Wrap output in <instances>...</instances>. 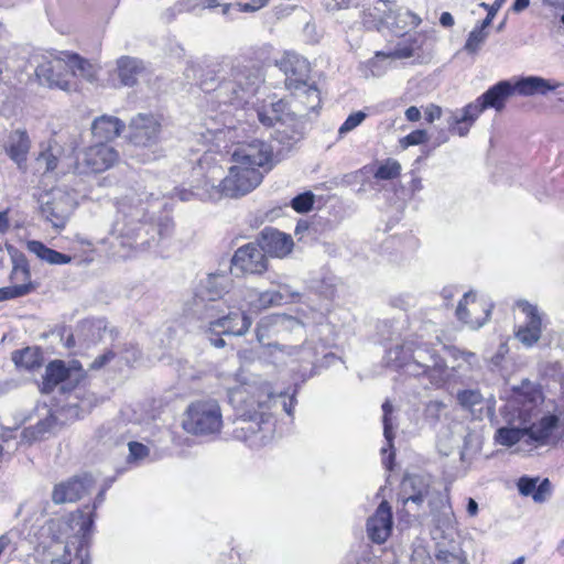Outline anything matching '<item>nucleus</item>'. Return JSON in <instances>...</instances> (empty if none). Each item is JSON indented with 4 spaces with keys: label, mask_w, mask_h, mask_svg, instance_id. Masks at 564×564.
<instances>
[{
    "label": "nucleus",
    "mask_w": 564,
    "mask_h": 564,
    "mask_svg": "<svg viewBox=\"0 0 564 564\" xmlns=\"http://www.w3.org/2000/svg\"><path fill=\"white\" fill-rule=\"evenodd\" d=\"M296 335L303 337L305 335L304 324L290 315L285 314H271L263 316L256 328L257 340L265 348L268 341L271 339H288V335Z\"/></svg>",
    "instance_id": "obj_12"
},
{
    "label": "nucleus",
    "mask_w": 564,
    "mask_h": 564,
    "mask_svg": "<svg viewBox=\"0 0 564 564\" xmlns=\"http://www.w3.org/2000/svg\"><path fill=\"white\" fill-rule=\"evenodd\" d=\"M355 0H323V4L327 11H339L352 6Z\"/></svg>",
    "instance_id": "obj_59"
},
{
    "label": "nucleus",
    "mask_w": 564,
    "mask_h": 564,
    "mask_svg": "<svg viewBox=\"0 0 564 564\" xmlns=\"http://www.w3.org/2000/svg\"><path fill=\"white\" fill-rule=\"evenodd\" d=\"M41 202V214L55 228H64L75 208L73 197L63 191H53Z\"/></svg>",
    "instance_id": "obj_14"
},
{
    "label": "nucleus",
    "mask_w": 564,
    "mask_h": 564,
    "mask_svg": "<svg viewBox=\"0 0 564 564\" xmlns=\"http://www.w3.org/2000/svg\"><path fill=\"white\" fill-rule=\"evenodd\" d=\"M123 128L124 123L119 118L104 115L93 121L91 134L96 143L108 144L121 133Z\"/></svg>",
    "instance_id": "obj_26"
},
{
    "label": "nucleus",
    "mask_w": 564,
    "mask_h": 564,
    "mask_svg": "<svg viewBox=\"0 0 564 564\" xmlns=\"http://www.w3.org/2000/svg\"><path fill=\"white\" fill-rule=\"evenodd\" d=\"M269 0H251L246 3H225L221 6L223 14L227 15L231 10L237 12H256L268 4Z\"/></svg>",
    "instance_id": "obj_43"
},
{
    "label": "nucleus",
    "mask_w": 564,
    "mask_h": 564,
    "mask_svg": "<svg viewBox=\"0 0 564 564\" xmlns=\"http://www.w3.org/2000/svg\"><path fill=\"white\" fill-rule=\"evenodd\" d=\"M401 165L398 161L389 159L380 164L375 172V177L378 180H393L400 175Z\"/></svg>",
    "instance_id": "obj_45"
},
{
    "label": "nucleus",
    "mask_w": 564,
    "mask_h": 564,
    "mask_svg": "<svg viewBox=\"0 0 564 564\" xmlns=\"http://www.w3.org/2000/svg\"><path fill=\"white\" fill-rule=\"evenodd\" d=\"M392 530V511L387 501H382L373 516L367 521V533L375 543H383L389 538Z\"/></svg>",
    "instance_id": "obj_24"
},
{
    "label": "nucleus",
    "mask_w": 564,
    "mask_h": 564,
    "mask_svg": "<svg viewBox=\"0 0 564 564\" xmlns=\"http://www.w3.org/2000/svg\"><path fill=\"white\" fill-rule=\"evenodd\" d=\"M239 296L252 312L281 305V295L275 294L274 291L259 292L254 289H246L239 291Z\"/></svg>",
    "instance_id": "obj_28"
},
{
    "label": "nucleus",
    "mask_w": 564,
    "mask_h": 564,
    "mask_svg": "<svg viewBox=\"0 0 564 564\" xmlns=\"http://www.w3.org/2000/svg\"><path fill=\"white\" fill-rule=\"evenodd\" d=\"M414 47L412 44H403L399 43L393 51L390 53V56L394 58H409L413 56Z\"/></svg>",
    "instance_id": "obj_58"
},
{
    "label": "nucleus",
    "mask_w": 564,
    "mask_h": 564,
    "mask_svg": "<svg viewBox=\"0 0 564 564\" xmlns=\"http://www.w3.org/2000/svg\"><path fill=\"white\" fill-rule=\"evenodd\" d=\"M205 318L210 332L225 335L243 336L252 325L251 317L240 306L226 313L223 303L206 304Z\"/></svg>",
    "instance_id": "obj_11"
},
{
    "label": "nucleus",
    "mask_w": 564,
    "mask_h": 564,
    "mask_svg": "<svg viewBox=\"0 0 564 564\" xmlns=\"http://www.w3.org/2000/svg\"><path fill=\"white\" fill-rule=\"evenodd\" d=\"M219 72L218 63L188 62L184 74L188 79L196 80L203 90L215 91L219 104L231 105L236 108L248 104L263 82L258 68L237 65L215 85Z\"/></svg>",
    "instance_id": "obj_4"
},
{
    "label": "nucleus",
    "mask_w": 564,
    "mask_h": 564,
    "mask_svg": "<svg viewBox=\"0 0 564 564\" xmlns=\"http://www.w3.org/2000/svg\"><path fill=\"white\" fill-rule=\"evenodd\" d=\"M387 364L402 369L413 377H426L434 387H442L448 378L445 360L431 345L416 339H406L390 348L386 355Z\"/></svg>",
    "instance_id": "obj_5"
},
{
    "label": "nucleus",
    "mask_w": 564,
    "mask_h": 564,
    "mask_svg": "<svg viewBox=\"0 0 564 564\" xmlns=\"http://www.w3.org/2000/svg\"><path fill=\"white\" fill-rule=\"evenodd\" d=\"M58 156L54 152V149L50 145L46 150L42 151L37 159V165L43 169L44 172H52L57 167Z\"/></svg>",
    "instance_id": "obj_47"
},
{
    "label": "nucleus",
    "mask_w": 564,
    "mask_h": 564,
    "mask_svg": "<svg viewBox=\"0 0 564 564\" xmlns=\"http://www.w3.org/2000/svg\"><path fill=\"white\" fill-rule=\"evenodd\" d=\"M539 481V478H530V477H521L518 481V489L522 496H531L535 492V487Z\"/></svg>",
    "instance_id": "obj_54"
},
{
    "label": "nucleus",
    "mask_w": 564,
    "mask_h": 564,
    "mask_svg": "<svg viewBox=\"0 0 564 564\" xmlns=\"http://www.w3.org/2000/svg\"><path fill=\"white\" fill-rule=\"evenodd\" d=\"M254 112L264 127L279 126L275 130V139L280 143L291 147L303 138V121L294 112L289 111L284 100L261 105L254 109Z\"/></svg>",
    "instance_id": "obj_9"
},
{
    "label": "nucleus",
    "mask_w": 564,
    "mask_h": 564,
    "mask_svg": "<svg viewBox=\"0 0 564 564\" xmlns=\"http://www.w3.org/2000/svg\"><path fill=\"white\" fill-rule=\"evenodd\" d=\"M427 141V132L425 130H414L404 138L400 140V144L402 148H408L410 145L422 144Z\"/></svg>",
    "instance_id": "obj_52"
},
{
    "label": "nucleus",
    "mask_w": 564,
    "mask_h": 564,
    "mask_svg": "<svg viewBox=\"0 0 564 564\" xmlns=\"http://www.w3.org/2000/svg\"><path fill=\"white\" fill-rule=\"evenodd\" d=\"M12 360L18 367L34 369L41 366V354L33 348H24L13 352Z\"/></svg>",
    "instance_id": "obj_40"
},
{
    "label": "nucleus",
    "mask_w": 564,
    "mask_h": 564,
    "mask_svg": "<svg viewBox=\"0 0 564 564\" xmlns=\"http://www.w3.org/2000/svg\"><path fill=\"white\" fill-rule=\"evenodd\" d=\"M258 243L264 253L275 258L286 257L294 247L291 235L272 227H265L261 230L258 237Z\"/></svg>",
    "instance_id": "obj_22"
},
{
    "label": "nucleus",
    "mask_w": 564,
    "mask_h": 564,
    "mask_svg": "<svg viewBox=\"0 0 564 564\" xmlns=\"http://www.w3.org/2000/svg\"><path fill=\"white\" fill-rule=\"evenodd\" d=\"M82 368L78 361H73L72 367H66L64 361L54 360L45 368V375L42 382V392L50 393L58 384L62 390L69 389L72 383H77L82 378Z\"/></svg>",
    "instance_id": "obj_16"
},
{
    "label": "nucleus",
    "mask_w": 564,
    "mask_h": 564,
    "mask_svg": "<svg viewBox=\"0 0 564 564\" xmlns=\"http://www.w3.org/2000/svg\"><path fill=\"white\" fill-rule=\"evenodd\" d=\"M514 95L511 80H500L479 96L475 101L456 110H449L446 118L448 130L459 137H466L478 117L488 108L501 111L507 100Z\"/></svg>",
    "instance_id": "obj_7"
},
{
    "label": "nucleus",
    "mask_w": 564,
    "mask_h": 564,
    "mask_svg": "<svg viewBox=\"0 0 564 564\" xmlns=\"http://www.w3.org/2000/svg\"><path fill=\"white\" fill-rule=\"evenodd\" d=\"M491 305L485 300H478L470 291L463 295L456 308V317L471 329L482 327L491 314Z\"/></svg>",
    "instance_id": "obj_15"
},
{
    "label": "nucleus",
    "mask_w": 564,
    "mask_h": 564,
    "mask_svg": "<svg viewBox=\"0 0 564 564\" xmlns=\"http://www.w3.org/2000/svg\"><path fill=\"white\" fill-rule=\"evenodd\" d=\"M435 556L440 564H466V560L460 553L448 550H438Z\"/></svg>",
    "instance_id": "obj_51"
},
{
    "label": "nucleus",
    "mask_w": 564,
    "mask_h": 564,
    "mask_svg": "<svg viewBox=\"0 0 564 564\" xmlns=\"http://www.w3.org/2000/svg\"><path fill=\"white\" fill-rule=\"evenodd\" d=\"M426 502L430 509L429 516L432 517L433 522L441 524L449 520L451 506L446 492L435 488Z\"/></svg>",
    "instance_id": "obj_31"
},
{
    "label": "nucleus",
    "mask_w": 564,
    "mask_h": 564,
    "mask_svg": "<svg viewBox=\"0 0 564 564\" xmlns=\"http://www.w3.org/2000/svg\"><path fill=\"white\" fill-rule=\"evenodd\" d=\"M129 447V459L130 460H141L149 455V448L139 442H130L128 444Z\"/></svg>",
    "instance_id": "obj_55"
},
{
    "label": "nucleus",
    "mask_w": 564,
    "mask_h": 564,
    "mask_svg": "<svg viewBox=\"0 0 564 564\" xmlns=\"http://www.w3.org/2000/svg\"><path fill=\"white\" fill-rule=\"evenodd\" d=\"M223 426V416L216 400H199L187 408L183 429L193 435H216Z\"/></svg>",
    "instance_id": "obj_10"
},
{
    "label": "nucleus",
    "mask_w": 564,
    "mask_h": 564,
    "mask_svg": "<svg viewBox=\"0 0 564 564\" xmlns=\"http://www.w3.org/2000/svg\"><path fill=\"white\" fill-rule=\"evenodd\" d=\"M228 279L223 275L210 274L203 283L202 297L207 300V304L219 303L220 299L226 292Z\"/></svg>",
    "instance_id": "obj_33"
},
{
    "label": "nucleus",
    "mask_w": 564,
    "mask_h": 564,
    "mask_svg": "<svg viewBox=\"0 0 564 564\" xmlns=\"http://www.w3.org/2000/svg\"><path fill=\"white\" fill-rule=\"evenodd\" d=\"M265 354L278 361L284 362L286 359H294L302 350L297 345L280 344L278 340L265 344Z\"/></svg>",
    "instance_id": "obj_38"
},
{
    "label": "nucleus",
    "mask_w": 564,
    "mask_h": 564,
    "mask_svg": "<svg viewBox=\"0 0 564 564\" xmlns=\"http://www.w3.org/2000/svg\"><path fill=\"white\" fill-rule=\"evenodd\" d=\"M153 194L131 193L118 202L116 218L110 229V243L115 249L113 254L119 258H128L132 250L144 249L150 246V240L143 238L155 227L150 224L161 204L151 202Z\"/></svg>",
    "instance_id": "obj_3"
},
{
    "label": "nucleus",
    "mask_w": 564,
    "mask_h": 564,
    "mask_svg": "<svg viewBox=\"0 0 564 564\" xmlns=\"http://www.w3.org/2000/svg\"><path fill=\"white\" fill-rule=\"evenodd\" d=\"M442 117V108L436 105H430L425 109V119L427 122H433Z\"/></svg>",
    "instance_id": "obj_61"
},
{
    "label": "nucleus",
    "mask_w": 564,
    "mask_h": 564,
    "mask_svg": "<svg viewBox=\"0 0 564 564\" xmlns=\"http://www.w3.org/2000/svg\"><path fill=\"white\" fill-rule=\"evenodd\" d=\"M231 265L243 274H261L268 269V259L259 243L249 242L236 250Z\"/></svg>",
    "instance_id": "obj_19"
},
{
    "label": "nucleus",
    "mask_w": 564,
    "mask_h": 564,
    "mask_svg": "<svg viewBox=\"0 0 564 564\" xmlns=\"http://www.w3.org/2000/svg\"><path fill=\"white\" fill-rule=\"evenodd\" d=\"M275 294L281 295V305L290 302H296L300 300V293L291 289L288 284L279 285V289L274 291Z\"/></svg>",
    "instance_id": "obj_56"
},
{
    "label": "nucleus",
    "mask_w": 564,
    "mask_h": 564,
    "mask_svg": "<svg viewBox=\"0 0 564 564\" xmlns=\"http://www.w3.org/2000/svg\"><path fill=\"white\" fill-rule=\"evenodd\" d=\"M457 401L462 408L474 411L482 403V395L478 390H463L457 393Z\"/></svg>",
    "instance_id": "obj_46"
},
{
    "label": "nucleus",
    "mask_w": 564,
    "mask_h": 564,
    "mask_svg": "<svg viewBox=\"0 0 564 564\" xmlns=\"http://www.w3.org/2000/svg\"><path fill=\"white\" fill-rule=\"evenodd\" d=\"M76 398L80 399V403L79 404H75V405L80 408L83 411H86V410L90 409L94 405L93 399L95 400V397L93 394L85 397V395H82V391L80 390H77L76 391Z\"/></svg>",
    "instance_id": "obj_62"
},
{
    "label": "nucleus",
    "mask_w": 564,
    "mask_h": 564,
    "mask_svg": "<svg viewBox=\"0 0 564 564\" xmlns=\"http://www.w3.org/2000/svg\"><path fill=\"white\" fill-rule=\"evenodd\" d=\"M301 352L297 356H294V360L301 364L311 365L310 377L314 376L317 371V350L313 341L306 340L303 345H300Z\"/></svg>",
    "instance_id": "obj_41"
},
{
    "label": "nucleus",
    "mask_w": 564,
    "mask_h": 564,
    "mask_svg": "<svg viewBox=\"0 0 564 564\" xmlns=\"http://www.w3.org/2000/svg\"><path fill=\"white\" fill-rule=\"evenodd\" d=\"M31 147V141L25 130L12 131L6 143V152L19 167L26 161V155Z\"/></svg>",
    "instance_id": "obj_29"
},
{
    "label": "nucleus",
    "mask_w": 564,
    "mask_h": 564,
    "mask_svg": "<svg viewBox=\"0 0 564 564\" xmlns=\"http://www.w3.org/2000/svg\"><path fill=\"white\" fill-rule=\"evenodd\" d=\"M116 355H117V352H115L111 349L105 351L102 355H100L97 358H95V360L90 364V368L95 369V370H98V369L102 368L110 360H112Z\"/></svg>",
    "instance_id": "obj_60"
},
{
    "label": "nucleus",
    "mask_w": 564,
    "mask_h": 564,
    "mask_svg": "<svg viewBox=\"0 0 564 564\" xmlns=\"http://www.w3.org/2000/svg\"><path fill=\"white\" fill-rule=\"evenodd\" d=\"M382 411H383V417H382L383 435L387 441L388 448L390 449L389 456L383 457L382 462H383L384 466L387 467V469L391 470L392 462L394 459V452L392 451L393 438H394V434L392 432L393 425H392V420H391V413L393 411L392 404L389 401H386L382 404Z\"/></svg>",
    "instance_id": "obj_35"
},
{
    "label": "nucleus",
    "mask_w": 564,
    "mask_h": 564,
    "mask_svg": "<svg viewBox=\"0 0 564 564\" xmlns=\"http://www.w3.org/2000/svg\"><path fill=\"white\" fill-rule=\"evenodd\" d=\"M119 160L118 151L106 143H95L83 152L77 163V173H101L115 165Z\"/></svg>",
    "instance_id": "obj_13"
},
{
    "label": "nucleus",
    "mask_w": 564,
    "mask_h": 564,
    "mask_svg": "<svg viewBox=\"0 0 564 564\" xmlns=\"http://www.w3.org/2000/svg\"><path fill=\"white\" fill-rule=\"evenodd\" d=\"M367 115L364 111H356L347 117L344 123L338 129L339 137L352 131L366 119Z\"/></svg>",
    "instance_id": "obj_50"
},
{
    "label": "nucleus",
    "mask_w": 564,
    "mask_h": 564,
    "mask_svg": "<svg viewBox=\"0 0 564 564\" xmlns=\"http://www.w3.org/2000/svg\"><path fill=\"white\" fill-rule=\"evenodd\" d=\"M541 391L529 380H523L520 387L513 388L514 402L527 408L528 438L525 444L535 447L555 445L564 441V409H557L554 413H547L533 421L532 411L541 401Z\"/></svg>",
    "instance_id": "obj_6"
},
{
    "label": "nucleus",
    "mask_w": 564,
    "mask_h": 564,
    "mask_svg": "<svg viewBox=\"0 0 564 564\" xmlns=\"http://www.w3.org/2000/svg\"><path fill=\"white\" fill-rule=\"evenodd\" d=\"M67 58L64 59L53 54L43 55L37 62L35 74L37 78L50 87L70 91L72 83L64 78L63 73L67 70Z\"/></svg>",
    "instance_id": "obj_18"
},
{
    "label": "nucleus",
    "mask_w": 564,
    "mask_h": 564,
    "mask_svg": "<svg viewBox=\"0 0 564 564\" xmlns=\"http://www.w3.org/2000/svg\"><path fill=\"white\" fill-rule=\"evenodd\" d=\"M119 78L122 85L133 86L137 83V75L140 72V63L138 59L122 56L118 59Z\"/></svg>",
    "instance_id": "obj_36"
},
{
    "label": "nucleus",
    "mask_w": 564,
    "mask_h": 564,
    "mask_svg": "<svg viewBox=\"0 0 564 564\" xmlns=\"http://www.w3.org/2000/svg\"><path fill=\"white\" fill-rule=\"evenodd\" d=\"M518 411L519 424L512 423L510 426H502L495 433V442L499 445L511 447L517 443L528 438L527 423H530V417H527V408L520 406Z\"/></svg>",
    "instance_id": "obj_25"
},
{
    "label": "nucleus",
    "mask_w": 564,
    "mask_h": 564,
    "mask_svg": "<svg viewBox=\"0 0 564 564\" xmlns=\"http://www.w3.org/2000/svg\"><path fill=\"white\" fill-rule=\"evenodd\" d=\"M234 165L229 174L224 176L220 165H213L208 169L210 186L198 192L203 198L218 200L221 197H239L253 191L262 181V173L259 167H272L273 149L261 140H252L238 144L232 154Z\"/></svg>",
    "instance_id": "obj_2"
},
{
    "label": "nucleus",
    "mask_w": 564,
    "mask_h": 564,
    "mask_svg": "<svg viewBox=\"0 0 564 564\" xmlns=\"http://www.w3.org/2000/svg\"><path fill=\"white\" fill-rule=\"evenodd\" d=\"M203 0H183L180 2L178 11H194L197 7H202Z\"/></svg>",
    "instance_id": "obj_63"
},
{
    "label": "nucleus",
    "mask_w": 564,
    "mask_h": 564,
    "mask_svg": "<svg viewBox=\"0 0 564 564\" xmlns=\"http://www.w3.org/2000/svg\"><path fill=\"white\" fill-rule=\"evenodd\" d=\"M210 186V181L208 180V172L204 176V180L194 186L191 189L187 188H175L173 197H177L182 202H189L194 198H198L200 200H213L212 198H203L198 195V192L208 188Z\"/></svg>",
    "instance_id": "obj_42"
},
{
    "label": "nucleus",
    "mask_w": 564,
    "mask_h": 564,
    "mask_svg": "<svg viewBox=\"0 0 564 564\" xmlns=\"http://www.w3.org/2000/svg\"><path fill=\"white\" fill-rule=\"evenodd\" d=\"M517 306L525 314L527 321L516 332V338L525 347H532L542 335V313L525 300L518 301Z\"/></svg>",
    "instance_id": "obj_20"
},
{
    "label": "nucleus",
    "mask_w": 564,
    "mask_h": 564,
    "mask_svg": "<svg viewBox=\"0 0 564 564\" xmlns=\"http://www.w3.org/2000/svg\"><path fill=\"white\" fill-rule=\"evenodd\" d=\"M314 204V195L310 192L299 194L291 200V206L297 213H307Z\"/></svg>",
    "instance_id": "obj_49"
},
{
    "label": "nucleus",
    "mask_w": 564,
    "mask_h": 564,
    "mask_svg": "<svg viewBox=\"0 0 564 564\" xmlns=\"http://www.w3.org/2000/svg\"><path fill=\"white\" fill-rule=\"evenodd\" d=\"M26 247L30 252L50 264H66L72 261L70 256L51 249L37 240L28 241Z\"/></svg>",
    "instance_id": "obj_32"
},
{
    "label": "nucleus",
    "mask_w": 564,
    "mask_h": 564,
    "mask_svg": "<svg viewBox=\"0 0 564 564\" xmlns=\"http://www.w3.org/2000/svg\"><path fill=\"white\" fill-rule=\"evenodd\" d=\"M285 75V87L307 111L321 106V93L314 83H310V63L294 52H285L276 62Z\"/></svg>",
    "instance_id": "obj_8"
},
{
    "label": "nucleus",
    "mask_w": 564,
    "mask_h": 564,
    "mask_svg": "<svg viewBox=\"0 0 564 564\" xmlns=\"http://www.w3.org/2000/svg\"><path fill=\"white\" fill-rule=\"evenodd\" d=\"M228 400L238 414L232 437L258 448L272 438L273 422L270 411L281 405L288 414H293L295 392L289 394L278 382L263 375L239 377V384L228 389Z\"/></svg>",
    "instance_id": "obj_1"
},
{
    "label": "nucleus",
    "mask_w": 564,
    "mask_h": 564,
    "mask_svg": "<svg viewBox=\"0 0 564 564\" xmlns=\"http://www.w3.org/2000/svg\"><path fill=\"white\" fill-rule=\"evenodd\" d=\"M66 57L67 68L74 76L82 77L90 83L96 80L98 68L95 65L77 54H67Z\"/></svg>",
    "instance_id": "obj_34"
},
{
    "label": "nucleus",
    "mask_w": 564,
    "mask_h": 564,
    "mask_svg": "<svg viewBox=\"0 0 564 564\" xmlns=\"http://www.w3.org/2000/svg\"><path fill=\"white\" fill-rule=\"evenodd\" d=\"M31 293V285H9L0 288V302L25 296Z\"/></svg>",
    "instance_id": "obj_48"
},
{
    "label": "nucleus",
    "mask_w": 564,
    "mask_h": 564,
    "mask_svg": "<svg viewBox=\"0 0 564 564\" xmlns=\"http://www.w3.org/2000/svg\"><path fill=\"white\" fill-rule=\"evenodd\" d=\"M435 487L432 485L430 476L424 475H410L405 476L402 481V490L404 494L403 505L409 502L416 506L419 510L430 495L434 491Z\"/></svg>",
    "instance_id": "obj_23"
},
{
    "label": "nucleus",
    "mask_w": 564,
    "mask_h": 564,
    "mask_svg": "<svg viewBox=\"0 0 564 564\" xmlns=\"http://www.w3.org/2000/svg\"><path fill=\"white\" fill-rule=\"evenodd\" d=\"M379 4H381L384 9L382 19H401L400 21L404 23V26H411L416 28L421 23V18L413 13L412 11L405 9H399L398 11L392 10L390 8V1L389 0H379Z\"/></svg>",
    "instance_id": "obj_37"
},
{
    "label": "nucleus",
    "mask_w": 564,
    "mask_h": 564,
    "mask_svg": "<svg viewBox=\"0 0 564 564\" xmlns=\"http://www.w3.org/2000/svg\"><path fill=\"white\" fill-rule=\"evenodd\" d=\"M161 123L153 115L138 113L129 123V141L135 147L151 148L160 141Z\"/></svg>",
    "instance_id": "obj_17"
},
{
    "label": "nucleus",
    "mask_w": 564,
    "mask_h": 564,
    "mask_svg": "<svg viewBox=\"0 0 564 564\" xmlns=\"http://www.w3.org/2000/svg\"><path fill=\"white\" fill-rule=\"evenodd\" d=\"M551 495V482L547 478L536 484L535 492L533 495V500L535 502H544L549 496Z\"/></svg>",
    "instance_id": "obj_57"
},
{
    "label": "nucleus",
    "mask_w": 564,
    "mask_h": 564,
    "mask_svg": "<svg viewBox=\"0 0 564 564\" xmlns=\"http://www.w3.org/2000/svg\"><path fill=\"white\" fill-rule=\"evenodd\" d=\"M8 252L11 257L12 270L10 273V281L13 285H31V292L36 289V285L31 280V270L25 254L19 251L13 246H7Z\"/></svg>",
    "instance_id": "obj_27"
},
{
    "label": "nucleus",
    "mask_w": 564,
    "mask_h": 564,
    "mask_svg": "<svg viewBox=\"0 0 564 564\" xmlns=\"http://www.w3.org/2000/svg\"><path fill=\"white\" fill-rule=\"evenodd\" d=\"M338 357L333 352H327L323 356L321 360L317 359V368H326L333 365Z\"/></svg>",
    "instance_id": "obj_64"
},
{
    "label": "nucleus",
    "mask_w": 564,
    "mask_h": 564,
    "mask_svg": "<svg viewBox=\"0 0 564 564\" xmlns=\"http://www.w3.org/2000/svg\"><path fill=\"white\" fill-rule=\"evenodd\" d=\"M512 85L514 87V94L521 96L546 95L557 87V85L553 84L551 80L538 76L519 78L512 82Z\"/></svg>",
    "instance_id": "obj_30"
},
{
    "label": "nucleus",
    "mask_w": 564,
    "mask_h": 564,
    "mask_svg": "<svg viewBox=\"0 0 564 564\" xmlns=\"http://www.w3.org/2000/svg\"><path fill=\"white\" fill-rule=\"evenodd\" d=\"M55 419L52 415H48L44 420L40 421L37 424L25 427L21 433V437L23 441L28 443L41 440L44 436V434L47 433L53 427Z\"/></svg>",
    "instance_id": "obj_39"
},
{
    "label": "nucleus",
    "mask_w": 564,
    "mask_h": 564,
    "mask_svg": "<svg viewBox=\"0 0 564 564\" xmlns=\"http://www.w3.org/2000/svg\"><path fill=\"white\" fill-rule=\"evenodd\" d=\"M488 32L480 26H476L468 35L464 50L469 54H476L485 43Z\"/></svg>",
    "instance_id": "obj_44"
},
{
    "label": "nucleus",
    "mask_w": 564,
    "mask_h": 564,
    "mask_svg": "<svg viewBox=\"0 0 564 564\" xmlns=\"http://www.w3.org/2000/svg\"><path fill=\"white\" fill-rule=\"evenodd\" d=\"M93 485L90 476H75L54 486L52 501L55 505L70 503L86 495Z\"/></svg>",
    "instance_id": "obj_21"
},
{
    "label": "nucleus",
    "mask_w": 564,
    "mask_h": 564,
    "mask_svg": "<svg viewBox=\"0 0 564 564\" xmlns=\"http://www.w3.org/2000/svg\"><path fill=\"white\" fill-rule=\"evenodd\" d=\"M121 359L127 364L131 365L139 360L141 354L137 346L133 344H127L119 351Z\"/></svg>",
    "instance_id": "obj_53"
}]
</instances>
